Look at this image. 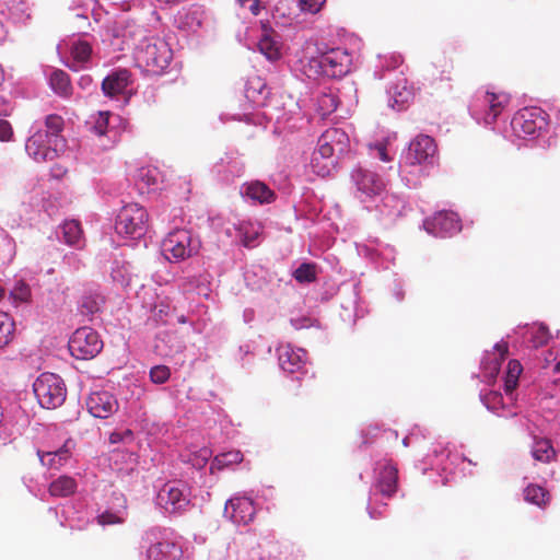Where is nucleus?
Listing matches in <instances>:
<instances>
[{
	"label": "nucleus",
	"mask_w": 560,
	"mask_h": 560,
	"mask_svg": "<svg viewBox=\"0 0 560 560\" xmlns=\"http://www.w3.org/2000/svg\"><path fill=\"white\" fill-rule=\"evenodd\" d=\"M199 248L198 240L194 238L187 230H175L164 238L163 249L170 253L173 258L184 260L197 253Z\"/></svg>",
	"instance_id": "6e6552de"
},
{
	"label": "nucleus",
	"mask_w": 560,
	"mask_h": 560,
	"mask_svg": "<svg viewBox=\"0 0 560 560\" xmlns=\"http://www.w3.org/2000/svg\"><path fill=\"white\" fill-rule=\"evenodd\" d=\"M243 460V454L240 451H230L226 453L219 454L214 457L212 467L222 469L230 465L240 464Z\"/></svg>",
	"instance_id": "ea45409f"
},
{
	"label": "nucleus",
	"mask_w": 560,
	"mask_h": 560,
	"mask_svg": "<svg viewBox=\"0 0 560 560\" xmlns=\"http://www.w3.org/2000/svg\"><path fill=\"white\" fill-rule=\"evenodd\" d=\"M336 165L337 158L317 144V148L314 150L310 162L312 172L317 176L326 177L331 174V172L336 168Z\"/></svg>",
	"instance_id": "6ab92c4d"
},
{
	"label": "nucleus",
	"mask_w": 560,
	"mask_h": 560,
	"mask_svg": "<svg viewBox=\"0 0 560 560\" xmlns=\"http://www.w3.org/2000/svg\"><path fill=\"white\" fill-rule=\"evenodd\" d=\"M318 65L327 77L341 78L350 72L352 57L347 50L336 48L323 54Z\"/></svg>",
	"instance_id": "9d476101"
},
{
	"label": "nucleus",
	"mask_w": 560,
	"mask_h": 560,
	"mask_svg": "<svg viewBox=\"0 0 560 560\" xmlns=\"http://www.w3.org/2000/svg\"><path fill=\"white\" fill-rule=\"evenodd\" d=\"M556 370H557V371H560V362H559V363H557V365H556Z\"/></svg>",
	"instance_id": "bf43d9fd"
},
{
	"label": "nucleus",
	"mask_w": 560,
	"mask_h": 560,
	"mask_svg": "<svg viewBox=\"0 0 560 560\" xmlns=\"http://www.w3.org/2000/svg\"><path fill=\"white\" fill-rule=\"evenodd\" d=\"M269 89L266 82L258 75L250 77L245 88V96L256 105H264L269 96Z\"/></svg>",
	"instance_id": "5701e85b"
},
{
	"label": "nucleus",
	"mask_w": 560,
	"mask_h": 560,
	"mask_svg": "<svg viewBox=\"0 0 560 560\" xmlns=\"http://www.w3.org/2000/svg\"><path fill=\"white\" fill-rule=\"evenodd\" d=\"M377 155L378 159L383 162H388L390 160V158L387 154L386 148L382 144L377 147Z\"/></svg>",
	"instance_id": "864d4df0"
},
{
	"label": "nucleus",
	"mask_w": 560,
	"mask_h": 560,
	"mask_svg": "<svg viewBox=\"0 0 560 560\" xmlns=\"http://www.w3.org/2000/svg\"><path fill=\"white\" fill-rule=\"evenodd\" d=\"M97 522L101 525H115L122 524L124 518L119 517L117 514L106 511L97 516Z\"/></svg>",
	"instance_id": "3c124183"
},
{
	"label": "nucleus",
	"mask_w": 560,
	"mask_h": 560,
	"mask_svg": "<svg viewBox=\"0 0 560 560\" xmlns=\"http://www.w3.org/2000/svg\"><path fill=\"white\" fill-rule=\"evenodd\" d=\"M62 1L68 10H74V9L81 7V3H82L81 0H62Z\"/></svg>",
	"instance_id": "5fc2aeb1"
},
{
	"label": "nucleus",
	"mask_w": 560,
	"mask_h": 560,
	"mask_svg": "<svg viewBox=\"0 0 560 560\" xmlns=\"http://www.w3.org/2000/svg\"><path fill=\"white\" fill-rule=\"evenodd\" d=\"M494 358L490 359V357H487V360H489V362H483L485 371H487V373L492 377L498 375L501 368V363L509 353V346L506 342H499L494 346Z\"/></svg>",
	"instance_id": "c756f323"
},
{
	"label": "nucleus",
	"mask_w": 560,
	"mask_h": 560,
	"mask_svg": "<svg viewBox=\"0 0 560 560\" xmlns=\"http://www.w3.org/2000/svg\"><path fill=\"white\" fill-rule=\"evenodd\" d=\"M105 304V296L94 288L84 289L79 304L78 310L80 314L92 319V317L100 313Z\"/></svg>",
	"instance_id": "f3484780"
},
{
	"label": "nucleus",
	"mask_w": 560,
	"mask_h": 560,
	"mask_svg": "<svg viewBox=\"0 0 560 560\" xmlns=\"http://www.w3.org/2000/svg\"><path fill=\"white\" fill-rule=\"evenodd\" d=\"M224 513L235 524H248L256 514L254 502L248 498H233L230 499L224 509Z\"/></svg>",
	"instance_id": "ddd939ff"
},
{
	"label": "nucleus",
	"mask_w": 560,
	"mask_h": 560,
	"mask_svg": "<svg viewBox=\"0 0 560 560\" xmlns=\"http://www.w3.org/2000/svg\"><path fill=\"white\" fill-rule=\"evenodd\" d=\"M171 376V370L166 365H155L150 370V378L155 384H164Z\"/></svg>",
	"instance_id": "49530a36"
},
{
	"label": "nucleus",
	"mask_w": 560,
	"mask_h": 560,
	"mask_svg": "<svg viewBox=\"0 0 560 560\" xmlns=\"http://www.w3.org/2000/svg\"><path fill=\"white\" fill-rule=\"evenodd\" d=\"M45 126L47 128L45 132H48L49 138H62L60 136L63 129V118L61 116L56 114L48 115L45 119Z\"/></svg>",
	"instance_id": "79ce46f5"
},
{
	"label": "nucleus",
	"mask_w": 560,
	"mask_h": 560,
	"mask_svg": "<svg viewBox=\"0 0 560 560\" xmlns=\"http://www.w3.org/2000/svg\"><path fill=\"white\" fill-rule=\"evenodd\" d=\"M33 390L38 404L46 409L60 407L67 396L62 378L54 373L40 374L33 384Z\"/></svg>",
	"instance_id": "f257e3e1"
},
{
	"label": "nucleus",
	"mask_w": 560,
	"mask_h": 560,
	"mask_svg": "<svg viewBox=\"0 0 560 560\" xmlns=\"http://www.w3.org/2000/svg\"><path fill=\"white\" fill-rule=\"evenodd\" d=\"M547 116L540 107H526L516 113L511 126L520 138L534 137L547 127Z\"/></svg>",
	"instance_id": "423d86ee"
},
{
	"label": "nucleus",
	"mask_w": 560,
	"mask_h": 560,
	"mask_svg": "<svg viewBox=\"0 0 560 560\" xmlns=\"http://www.w3.org/2000/svg\"><path fill=\"white\" fill-rule=\"evenodd\" d=\"M436 153L434 139L427 135L416 137L409 144L407 160L410 164L431 163Z\"/></svg>",
	"instance_id": "f8f14e48"
},
{
	"label": "nucleus",
	"mask_w": 560,
	"mask_h": 560,
	"mask_svg": "<svg viewBox=\"0 0 560 560\" xmlns=\"http://www.w3.org/2000/svg\"><path fill=\"white\" fill-rule=\"evenodd\" d=\"M398 469L392 464H385L378 472L376 489L385 497H392L397 490Z\"/></svg>",
	"instance_id": "412c9836"
},
{
	"label": "nucleus",
	"mask_w": 560,
	"mask_h": 560,
	"mask_svg": "<svg viewBox=\"0 0 560 560\" xmlns=\"http://www.w3.org/2000/svg\"><path fill=\"white\" fill-rule=\"evenodd\" d=\"M69 457V453L66 450H60L57 452H48L40 455V462L43 466L52 469H59Z\"/></svg>",
	"instance_id": "c9c22d12"
},
{
	"label": "nucleus",
	"mask_w": 560,
	"mask_h": 560,
	"mask_svg": "<svg viewBox=\"0 0 560 560\" xmlns=\"http://www.w3.org/2000/svg\"><path fill=\"white\" fill-rule=\"evenodd\" d=\"M70 55L72 61L69 65V68L73 71H79L90 61L92 56V46L85 40H77L71 45Z\"/></svg>",
	"instance_id": "393cba45"
},
{
	"label": "nucleus",
	"mask_w": 560,
	"mask_h": 560,
	"mask_svg": "<svg viewBox=\"0 0 560 560\" xmlns=\"http://www.w3.org/2000/svg\"><path fill=\"white\" fill-rule=\"evenodd\" d=\"M110 113L109 112H98L97 116L94 120L93 130L98 136H104L107 132L108 128V120H109Z\"/></svg>",
	"instance_id": "de8ad7c7"
},
{
	"label": "nucleus",
	"mask_w": 560,
	"mask_h": 560,
	"mask_svg": "<svg viewBox=\"0 0 560 560\" xmlns=\"http://www.w3.org/2000/svg\"><path fill=\"white\" fill-rule=\"evenodd\" d=\"M523 372V366L517 360H510L508 363L506 374L504 378V390L511 395L518 385L520 375Z\"/></svg>",
	"instance_id": "72a5a7b5"
},
{
	"label": "nucleus",
	"mask_w": 560,
	"mask_h": 560,
	"mask_svg": "<svg viewBox=\"0 0 560 560\" xmlns=\"http://www.w3.org/2000/svg\"><path fill=\"white\" fill-rule=\"evenodd\" d=\"M317 144L338 158L348 152L350 140L342 129L329 128L319 137Z\"/></svg>",
	"instance_id": "4468645a"
},
{
	"label": "nucleus",
	"mask_w": 560,
	"mask_h": 560,
	"mask_svg": "<svg viewBox=\"0 0 560 560\" xmlns=\"http://www.w3.org/2000/svg\"><path fill=\"white\" fill-rule=\"evenodd\" d=\"M131 74L127 69H120L108 74L102 82V91L108 97L125 93L130 84Z\"/></svg>",
	"instance_id": "a211bd4d"
},
{
	"label": "nucleus",
	"mask_w": 560,
	"mask_h": 560,
	"mask_svg": "<svg viewBox=\"0 0 560 560\" xmlns=\"http://www.w3.org/2000/svg\"><path fill=\"white\" fill-rule=\"evenodd\" d=\"M63 241L71 246L80 247L83 243V231L80 222L77 220H68L60 226Z\"/></svg>",
	"instance_id": "cd10ccee"
},
{
	"label": "nucleus",
	"mask_w": 560,
	"mask_h": 560,
	"mask_svg": "<svg viewBox=\"0 0 560 560\" xmlns=\"http://www.w3.org/2000/svg\"><path fill=\"white\" fill-rule=\"evenodd\" d=\"M10 298L16 303H25L31 299V288L27 283L19 280L10 291Z\"/></svg>",
	"instance_id": "37998d69"
},
{
	"label": "nucleus",
	"mask_w": 560,
	"mask_h": 560,
	"mask_svg": "<svg viewBox=\"0 0 560 560\" xmlns=\"http://www.w3.org/2000/svg\"><path fill=\"white\" fill-rule=\"evenodd\" d=\"M86 407L93 417L107 419L118 410V401L112 393L96 390L88 397Z\"/></svg>",
	"instance_id": "9b49d317"
},
{
	"label": "nucleus",
	"mask_w": 560,
	"mask_h": 560,
	"mask_svg": "<svg viewBox=\"0 0 560 560\" xmlns=\"http://www.w3.org/2000/svg\"><path fill=\"white\" fill-rule=\"evenodd\" d=\"M532 455L535 460L550 463L556 457V451L548 439H535L532 446Z\"/></svg>",
	"instance_id": "7c9ffc66"
},
{
	"label": "nucleus",
	"mask_w": 560,
	"mask_h": 560,
	"mask_svg": "<svg viewBox=\"0 0 560 560\" xmlns=\"http://www.w3.org/2000/svg\"><path fill=\"white\" fill-rule=\"evenodd\" d=\"M49 84L55 93L62 97H68L72 94L70 77L62 70H55L50 74Z\"/></svg>",
	"instance_id": "c85d7f7f"
},
{
	"label": "nucleus",
	"mask_w": 560,
	"mask_h": 560,
	"mask_svg": "<svg viewBox=\"0 0 560 560\" xmlns=\"http://www.w3.org/2000/svg\"><path fill=\"white\" fill-rule=\"evenodd\" d=\"M249 11L254 14V15H258L259 11H260V7H259V1L258 0H252V3L249 5Z\"/></svg>",
	"instance_id": "6e6d98bb"
},
{
	"label": "nucleus",
	"mask_w": 560,
	"mask_h": 560,
	"mask_svg": "<svg viewBox=\"0 0 560 560\" xmlns=\"http://www.w3.org/2000/svg\"><path fill=\"white\" fill-rule=\"evenodd\" d=\"M182 555L180 547L168 540L152 544L145 552L147 560H179Z\"/></svg>",
	"instance_id": "aec40b11"
},
{
	"label": "nucleus",
	"mask_w": 560,
	"mask_h": 560,
	"mask_svg": "<svg viewBox=\"0 0 560 560\" xmlns=\"http://www.w3.org/2000/svg\"><path fill=\"white\" fill-rule=\"evenodd\" d=\"M550 339V332L547 326L544 324H539L537 326H533L532 331V343L535 348L544 347L548 343Z\"/></svg>",
	"instance_id": "c03bdc74"
},
{
	"label": "nucleus",
	"mask_w": 560,
	"mask_h": 560,
	"mask_svg": "<svg viewBox=\"0 0 560 560\" xmlns=\"http://www.w3.org/2000/svg\"><path fill=\"white\" fill-rule=\"evenodd\" d=\"M137 60L148 71L159 74L168 67L172 60V50L162 39H149L137 51Z\"/></svg>",
	"instance_id": "f03ea898"
},
{
	"label": "nucleus",
	"mask_w": 560,
	"mask_h": 560,
	"mask_svg": "<svg viewBox=\"0 0 560 560\" xmlns=\"http://www.w3.org/2000/svg\"><path fill=\"white\" fill-rule=\"evenodd\" d=\"M69 351L75 359L89 360L103 349L98 334L90 327L78 328L69 340Z\"/></svg>",
	"instance_id": "39448f33"
},
{
	"label": "nucleus",
	"mask_w": 560,
	"mask_h": 560,
	"mask_svg": "<svg viewBox=\"0 0 560 560\" xmlns=\"http://www.w3.org/2000/svg\"><path fill=\"white\" fill-rule=\"evenodd\" d=\"M425 226L429 231H431L430 228H432V232L442 236L453 235L462 229L460 221L453 211L438 212L431 221L425 222Z\"/></svg>",
	"instance_id": "2eb2a0df"
},
{
	"label": "nucleus",
	"mask_w": 560,
	"mask_h": 560,
	"mask_svg": "<svg viewBox=\"0 0 560 560\" xmlns=\"http://www.w3.org/2000/svg\"><path fill=\"white\" fill-rule=\"evenodd\" d=\"M243 194L259 203H270L275 200V192L262 182H250L244 185Z\"/></svg>",
	"instance_id": "a878e982"
},
{
	"label": "nucleus",
	"mask_w": 560,
	"mask_h": 560,
	"mask_svg": "<svg viewBox=\"0 0 560 560\" xmlns=\"http://www.w3.org/2000/svg\"><path fill=\"white\" fill-rule=\"evenodd\" d=\"M485 102L489 106V110L486 114L485 121L487 125L493 124L498 116L502 113V110L505 108V106L510 102V95L506 93L500 92V93H493V92H487L485 96Z\"/></svg>",
	"instance_id": "4be33fe9"
},
{
	"label": "nucleus",
	"mask_w": 560,
	"mask_h": 560,
	"mask_svg": "<svg viewBox=\"0 0 560 560\" xmlns=\"http://www.w3.org/2000/svg\"><path fill=\"white\" fill-rule=\"evenodd\" d=\"M524 499L526 502L545 508L550 501L549 492L538 485H528L524 489Z\"/></svg>",
	"instance_id": "473e14b6"
},
{
	"label": "nucleus",
	"mask_w": 560,
	"mask_h": 560,
	"mask_svg": "<svg viewBox=\"0 0 560 560\" xmlns=\"http://www.w3.org/2000/svg\"><path fill=\"white\" fill-rule=\"evenodd\" d=\"M317 105L319 114L325 117L337 109L338 98L332 93H323L317 100Z\"/></svg>",
	"instance_id": "a19ab883"
},
{
	"label": "nucleus",
	"mask_w": 560,
	"mask_h": 560,
	"mask_svg": "<svg viewBox=\"0 0 560 560\" xmlns=\"http://www.w3.org/2000/svg\"><path fill=\"white\" fill-rule=\"evenodd\" d=\"M306 352L303 349H295L291 345H283L278 348L279 364L282 370L294 373L299 371L305 361Z\"/></svg>",
	"instance_id": "dca6fc26"
},
{
	"label": "nucleus",
	"mask_w": 560,
	"mask_h": 560,
	"mask_svg": "<svg viewBox=\"0 0 560 560\" xmlns=\"http://www.w3.org/2000/svg\"><path fill=\"white\" fill-rule=\"evenodd\" d=\"M293 278L299 283H311L317 278L316 265L312 262L301 264L293 272Z\"/></svg>",
	"instance_id": "4c0bfd02"
},
{
	"label": "nucleus",
	"mask_w": 560,
	"mask_h": 560,
	"mask_svg": "<svg viewBox=\"0 0 560 560\" xmlns=\"http://www.w3.org/2000/svg\"><path fill=\"white\" fill-rule=\"evenodd\" d=\"M211 457V452L208 448H202L197 453H194L188 462L196 468H203Z\"/></svg>",
	"instance_id": "09e8293b"
},
{
	"label": "nucleus",
	"mask_w": 560,
	"mask_h": 560,
	"mask_svg": "<svg viewBox=\"0 0 560 560\" xmlns=\"http://www.w3.org/2000/svg\"><path fill=\"white\" fill-rule=\"evenodd\" d=\"M237 231L241 236V242L245 247L250 248L256 246V241L260 233L258 228H255L250 223L243 222L237 228Z\"/></svg>",
	"instance_id": "e433bc0d"
},
{
	"label": "nucleus",
	"mask_w": 560,
	"mask_h": 560,
	"mask_svg": "<svg viewBox=\"0 0 560 560\" xmlns=\"http://www.w3.org/2000/svg\"><path fill=\"white\" fill-rule=\"evenodd\" d=\"M482 401L490 410L497 411L503 408V396L501 393L491 390L482 397Z\"/></svg>",
	"instance_id": "a18cd8bd"
},
{
	"label": "nucleus",
	"mask_w": 560,
	"mask_h": 560,
	"mask_svg": "<svg viewBox=\"0 0 560 560\" xmlns=\"http://www.w3.org/2000/svg\"><path fill=\"white\" fill-rule=\"evenodd\" d=\"M158 504L167 513L178 514L189 505L186 488L177 482H167L159 491Z\"/></svg>",
	"instance_id": "1a4fd4ad"
},
{
	"label": "nucleus",
	"mask_w": 560,
	"mask_h": 560,
	"mask_svg": "<svg viewBox=\"0 0 560 560\" xmlns=\"http://www.w3.org/2000/svg\"><path fill=\"white\" fill-rule=\"evenodd\" d=\"M325 0H300V8L304 12L315 14L322 9Z\"/></svg>",
	"instance_id": "8fccbe9b"
},
{
	"label": "nucleus",
	"mask_w": 560,
	"mask_h": 560,
	"mask_svg": "<svg viewBox=\"0 0 560 560\" xmlns=\"http://www.w3.org/2000/svg\"><path fill=\"white\" fill-rule=\"evenodd\" d=\"M351 179L357 189V197L362 201L380 196L386 189L385 179L377 173L363 167L351 172Z\"/></svg>",
	"instance_id": "0eeeda50"
},
{
	"label": "nucleus",
	"mask_w": 560,
	"mask_h": 560,
	"mask_svg": "<svg viewBox=\"0 0 560 560\" xmlns=\"http://www.w3.org/2000/svg\"><path fill=\"white\" fill-rule=\"evenodd\" d=\"M117 441H118V434H117V433H113V434L110 435V442L115 443V442H117Z\"/></svg>",
	"instance_id": "13d9d810"
},
{
	"label": "nucleus",
	"mask_w": 560,
	"mask_h": 560,
	"mask_svg": "<svg viewBox=\"0 0 560 560\" xmlns=\"http://www.w3.org/2000/svg\"><path fill=\"white\" fill-rule=\"evenodd\" d=\"M4 295H5V289L0 284V301H2Z\"/></svg>",
	"instance_id": "4d7b16f0"
},
{
	"label": "nucleus",
	"mask_w": 560,
	"mask_h": 560,
	"mask_svg": "<svg viewBox=\"0 0 560 560\" xmlns=\"http://www.w3.org/2000/svg\"><path fill=\"white\" fill-rule=\"evenodd\" d=\"M15 324L7 313H0V349L8 346L14 335Z\"/></svg>",
	"instance_id": "f704fd0d"
},
{
	"label": "nucleus",
	"mask_w": 560,
	"mask_h": 560,
	"mask_svg": "<svg viewBox=\"0 0 560 560\" xmlns=\"http://www.w3.org/2000/svg\"><path fill=\"white\" fill-rule=\"evenodd\" d=\"M65 148L66 141L63 138H49L48 132L42 130L31 136L25 144L28 155L37 162L55 160Z\"/></svg>",
	"instance_id": "20e7f679"
},
{
	"label": "nucleus",
	"mask_w": 560,
	"mask_h": 560,
	"mask_svg": "<svg viewBox=\"0 0 560 560\" xmlns=\"http://www.w3.org/2000/svg\"><path fill=\"white\" fill-rule=\"evenodd\" d=\"M433 66L435 70L439 72V78L441 80L450 81L452 79L451 73L454 70V62L450 56H446L445 54L438 56L435 58V61L433 62Z\"/></svg>",
	"instance_id": "58836bf2"
},
{
	"label": "nucleus",
	"mask_w": 560,
	"mask_h": 560,
	"mask_svg": "<svg viewBox=\"0 0 560 560\" xmlns=\"http://www.w3.org/2000/svg\"><path fill=\"white\" fill-rule=\"evenodd\" d=\"M77 481L69 476H60L49 486V493L52 497H68L75 492Z\"/></svg>",
	"instance_id": "2f4dec72"
},
{
	"label": "nucleus",
	"mask_w": 560,
	"mask_h": 560,
	"mask_svg": "<svg viewBox=\"0 0 560 560\" xmlns=\"http://www.w3.org/2000/svg\"><path fill=\"white\" fill-rule=\"evenodd\" d=\"M13 136V129L8 120L0 119V141H9Z\"/></svg>",
	"instance_id": "603ef678"
},
{
	"label": "nucleus",
	"mask_w": 560,
	"mask_h": 560,
	"mask_svg": "<svg viewBox=\"0 0 560 560\" xmlns=\"http://www.w3.org/2000/svg\"><path fill=\"white\" fill-rule=\"evenodd\" d=\"M273 31L266 24L261 26V35L258 42L259 51L269 60H277L280 58L279 43L272 36Z\"/></svg>",
	"instance_id": "b1692460"
},
{
	"label": "nucleus",
	"mask_w": 560,
	"mask_h": 560,
	"mask_svg": "<svg viewBox=\"0 0 560 560\" xmlns=\"http://www.w3.org/2000/svg\"><path fill=\"white\" fill-rule=\"evenodd\" d=\"M388 104L393 109L401 110L413 98V92L404 83L402 85L396 84L389 90Z\"/></svg>",
	"instance_id": "bb28decb"
},
{
	"label": "nucleus",
	"mask_w": 560,
	"mask_h": 560,
	"mask_svg": "<svg viewBox=\"0 0 560 560\" xmlns=\"http://www.w3.org/2000/svg\"><path fill=\"white\" fill-rule=\"evenodd\" d=\"M148 213L143 207L138 203H129L119 211L115 229L118 234L131 237H140L145 233Z\"/></svg>",
	"instance_id": "7ed1b4c3"
}]
</instances>
